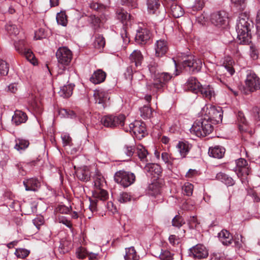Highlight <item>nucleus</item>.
<instances>
[{"label":"nucleus","instance_id":"4468645a","mask_svg":"<svg viewBox=\"0 0 260 260\" xmlns=\"http://www.w3.org/2000/svg\"><path fill=\"white\" fill-rule=\"evenodd\" d=\"M129 127L138 138L141 139L144 137L146 132V127L144 123L136 121L134 123L129 124Z\"/></svg>","mask_w":260,"mask_h":260},{"label":"nucleus","instance_id":"5701e85b","mask_svg":"<svg viewBox=\"0 0 260 260\" xmlns=\"http://www.w3.org/2000/svg\"><path fill=\"white\" fill-rule=\"evenodd\" d=\"M129 60L131 62L135 63L136 67H141L143 60V56L141 52L138 50H135L129 55Z\"/></svg>","mask_w":260,"mask_h":260},{"label":"nucleus","instance_id":"338daca9","mask_svg":"<svg viewBox=\"0 0 260 260\" xmlns=\"http://www.w3.org/2000/svg\"><path fill=\"white\" fill-rule=\"evenodd\" d=\"M257 32L260 35V9L258 10L256 18Z\"/></svg>","mask_w":260,"mask_h":260},{"label":"nucleus","instance_id":"864d4df0","mask_svg":"<svg viewBox=\"0 0 260 260\" xmlns=\"http://www.w3.org/2000/svg\"><path fill=\"white\" fill-rule=\"evenodd\" d=\"M131 200L130 195L126 192L120 193L118 197V201L121 203H124Z\"/></svg>","mask_w":260,"mask_h":260},{"label":"nucleus","instance_id":"09e8293b","mask_svg":"<svg viewBox=\"0 0 260 260\" xmlns=\"http://www.w3.org/2000/svg\"><path fill=\"white\" fill-rule=\"evenodd\" d=\"M161 159L166 163L169 165H172L175 158L173 157L171 154L168 152H163L161 154Z\"/></svg>","mask_w":260,"mask_h":260},{"label":"nucleus","instance_id":"a18cd8bd","mask_svg":"<svg viewBox=\"0 0 260 260\" xmlns=\"http://www.w3.org/2000/svg\"><path fill=\"white\" fill-rule=\"evenodd\" d=\"M117 19L122 23L129 18V15L124 10H120L117 12Z\"/></svg>","mask_w":260,"mask_h":260},{"label":"nucleus","instance_id":"aec40b11","mask_svg":"<svg viewBox=\"0 0 260 260\" xmlns=\"http://www.w3.org/2000/svg\"><path fill=\"white\" fill-rule=\"evenodd\" d=\"M106 73L101 69L95 71L90 78V81L94 84L103 82L106 79Z\"/></svg>","mask_w":260,"mask_h":260},{"label":"nucleus","instance_id":"c85d7f7f","mask_svg":"<svg viewBox=\"0 0 260 260\" xmlns=\"http://www.w3.org/2000/svg\"><path fill=\"white\" fill-rule=\"evenodd\" d=\"M170 11L171 14L175 18H179L184 14V11L182 7L176 3H173L170 5Z\"/></svg>","mask_w":260,"mask_h":260},{"label":"nucleus","instance_id":"c756f323","mask_svg":"<svg viewBox=\"0 0 260 260\" xmlns=\"http://www.w3.org/2000/svg\"><path fill=\"white\" fill-rule=\"evenodd\" d=\"M218 237L220 241L223 245H229L231 244L233 240L232 236L226 230H222L218 234Z\"/></svg>","mask_w":260,"mask_h":260},{"label":"nucleus","instance_id":"a878e982","mask_svg":"<svg viewBox=\"0 0 260 260\" xmlns=\"http://www.w3.org/2000/svg\"><path fill=\"white\" fill-rule=\"evenodd\" d=\"M77 178L80 180L87 181L90 177V172L87 167L78 169L76 171Z\"/></svg>","mask_w":260,"mask_h":260},{"label":"nucleus","instance_id":"49530a36","mask_svg":"<svg viewBox=\"0 0 260 260\" xmlns=\"http://www.w3.org/2000/svg\"><path fill=\"white\" fill-rule=\"evenodd\" d=\"M193 185L189 182L185 183L182 187V190L183 193L187 196H189L192 194L193 192Z\"/></svg>","mask_w":260,"mask_h":260},{"label":"nucleus","instance_id":"a211bd4d","mask_svg":"<svg viewBox=\"0 0 260 260\" xmlns=\"http://www.w3.org/2000/svg\"><path fill=\"white\" fill-rule=\"evenodd\" d=\"M135 148L132 146L124 145L120 150L119 155L123 161L128 160L133 155Z\"/></svg>","mask_w":260,"mask_h":260},{"label":"nucleus","instance_id":"2eb2a0df","mask_svg":"<svg viewBox=\"0 0 260 260\" xmlns=\"http://www.w3.org/2000/svg\"><path fill=\"white\" fill-rule=\"evenodd\" d=\"M93 96L95 103L101 105V108H105L106 103L109 100L107 92L102 90H96L94 91Z\"/></svg>","mask_w":260,"mask_h":260},{"label":"nucleus","instance_id":"0e129e2a","mask_svg":"<svg viewBox=\"0 0 260 260\" xmlns=\"http://www.w3.org/2000/svg\"><path fill=\"white\" fill-rule=\"evenodd\" d=\"M133 70L132 66H129L126 68V71L124 73L125 77L126 79H130L131 80L132 79L133 76Z\"/></svg>","mask_w":260,"mask_h":260},{"label":"nucleus","instance_id":"4d7b16f0","mask_svg":"<svg viewBox=\"0 0 260 260\" xmlns=\"http://www.w3.org/2000/svg\"><path fill=\"white\" fill-rule=\"evenodd\" d=\"M171 252L169 251L165 250L161 253L159 255L161 260H172L173 257Z\"/></svg>","mask_w":260,"mask_h":260},{"label":"nucleus","instance_id":"6e6552de","mask_svg":"<svg viewBox=\"0 0 260 260\" xmlns=\"http://www.w3.org/2000/svg\"><path fill=\"white\" fill-rule=\"evenodd\" d=\"M245 83L246 94H247V91L254 92L260 88L259 79L254 73L250 72L247 75Z\"/></svg>","mask_w":260,"mask_h":260},{"label":"nucleus","instance_id":"9d476101","mask_svg":"<svg viewBox=\"0 0 260 260\" xmlns=\"http://www.w3.org/2000/svg\"><path fill=\"white\" fill-rule=\"evenodd\" d=\"M235 171L240 176H246L251 173V170L246 160L240 158L236 160Z\"/></svg>","mask_w":260,"mask_h":260},{"label":"nucleus","instance_id":"69168bd1","mask_svg":"<svg viewBox=\"0 0 260 260\" xmlns=\"http://www.w3.org/2000/svg\"><path fill=\"white\" fill-rule=\"evenodd\" d=\"M62 140L64 146L70 145L71 144L72 139L69 135L65 134L62 136Z\"/></svg>","mask_w":260,"mask_h":260},{"label":"nucleus","instance_id":"ddd939ff","mask_svg":"<svg viewBox=\"0 0 260 260\" xmlns=\"http://www.w3.org/2000/svg\"><path fill=\"white\" fill-rule=\"evenodd\" d=\"M151 34L147 28H140L138 29L136 37V41L140 44H146L151 38Z\"/></svg>","mask_w":260,"mask_h":260},{"label":"nucleus","instance_id":"f257e3e1","mask_svg":"<svg viewBox=\"0 0 260 260\" xmlns=\"http://www.w3.org/2000/svg\"><path fill=\"white\" fill-rule=\"evenodd\" d=\"M148 68L150 73L152 75H153V82L151 84L148 85V86L149 87L150 89L154 88L156 91L161 90L165 87L166 83L171 79L172 76L166 72L156 74L157 64L153 60L150 61Z\"/></svg>","mask_w":260,"mask_h":260},{"label":"nucleus","instance_id":"39448f33","mask_svg":"<svg viewBox=\"0 0 260 260\" xmlns=\"http://www.w3.org/2000/svg\"><path fill=\"white\" fill-rule=\"evenodd\" d=\"M203 111L206 115L207 120L209 121H214L217 123L222 121L223 117V112L221 108L216 107L215 106L209 105L204 107Z\"/></svg>","mask_w":260,"mask_h":260},{"label":"nucleus","instance_id":"c9c22d12","mask_svg":"<svg viewBox=\"0 0 260 260\" xmlns=\"http://www.w3.org/2000/svg\"><path fill=\"white\" fill-rule=\"evenodd\" d=\"M216 178L228 186H232L234 184L233 179L224 173L221 172L218 173Z\"/></svg>","mask_w":260,"mask_h":260},{"label":"nucleus","instance_id":"423d86ee","mask_svg":"<svg viewBox=\"0 0 260 260\" xmlns=\"http://www.w3.org/2000/svg\"><path fill=\"white\" fill-rule=\"evenodd\" d=\"M136 177L134 173L120 170L114 175V180L124 187H128L135 181Z\"/></svg>","mask_w":260,"mask_h":260},{"label":"nucleus","instance_id":"1a4fd4ad","mask_svg":"<svg viewBox=\"0 0 260 260\" xmlns=\"http://www.w3.org/2000/svg\"><path fill=\"white\" fill-rule=\"evenodd\" d=\"M182 64L184 68H188L189 71L194 73H197L201 70L202 66V61L200 59L189 55L185 57V59L182 61Z\"/></svg>","mask_w":260,"mask_h":260},{"label":"nucleus","instance_id":"603ef678","mask_svg":"<svg viewBox=\"0 0 260 260\" xmlns=\"http://www.w3.org/2000/svg\"><path fill=\"white\" fill-rule=\"evenodd\" d=\"M144 76L140 72H136L131 80H133V84L136 85L139 83V81L144 79Z\"/></svg>","mask_w":260,"mask_h":260},{"label":"nucleus","instance_id":"4be33fe9","mask_svg":"<svg viewBox=\"0 0 260 260\" xmlns=\"http://www.w3.org/2000/svg\"><path fill=\"white\" fill-rule=\"evenodd\" d=\"M202 85L194 77H190L186 83V86L188 90L195 93H198Z\"/></svg>","mask_w":260,"mask_h":260},{"label":"nucleus","instance_id":"58836bf2","mask_svg":"<svg viewBox=\"0 0 260 260\" xmlns=\"http://www.w3.org/2000/svg\"><path fill=\"white\" fill-rule=\"evenodd\" d=\"M94 186L96 189L103 187L105 183V179L101 175L96 174L94 177Z\"/></svg>","mask_w":260,"mask_h":260},{"label":"nucleus","instance_id":"680f3d73","mask_svg":"<svg viewBox=\"0 0 260 260\" xmlns=\"http://www.w3.org/2000/svg\"><path fill=\"white\" fill-rule=\"evenodd\" d=\"M125 4L131 9L137 8L138 6L137 0H126Z\"/></svg>","mask_w":260,"mask_h":260},{"label":"nucleus","instance_id":"f8f14e48","mask_svg":"<svg viewBox=\"0 0 260 260\" xmlns=\"http://www.w3.org/2000/svg\"><path fill=\"white\" fill-rule=\"evenodd\" d=\"M190 254L195 258L202 259L208 255L207 249L202 244H197L190 249Z\"/></svg>","mask_w":260,"mask_h":260},{"label":"nucleus","instance_id":"7ed1b4c3","mask_svg":"<svg viewBox=\"0 0 260 260\" xmlns=\"http://www.w3.org/2000/svg\"><path fill=\"white\" fill-rule=\"evenodd\" d=\"M213 130V126L206 118H201L195 121L190 129L191 133L199 137H205L210 134Z\"/></svg>","mask_w":260,"mask_h":260},{"label":"nucleus","instance_id":"37998d69","mask_svg":"<svg viewBox=\"0 0 260 260\" xmlns=\"http://www.w3.org/2000/svg\"><path fill=\"white\" fill-rule=\"evenodd\" d=\"M23 54L25 55L26 58L30 61L34 65L36 64V59L35 55L31 50L29 49H24L23 51Z\"/></svg>","mask_w":260,"mask_h":260},{"label":"nucleus","instance_id":"20e7f679","mask_svg":"<svg viewBox=\"0 0 260 260\" xmlns=\"http://www.w3.org/2000/svg\"><path fill=\"white\" fill-rule=\"evenodd\" d=\"M250 26L247 15L244 13L240 14L236 26L238 37L240 40H243V41L248 40L250 31Z\"/></svg>","mask_w":260,"mask_h":260},{"label":"nucleus","instance_id":"de8ad7c7","mask_svg":"<svg viewBox=\"0 0 260 260\" xmlns=\"http://www.w3.org/2000/svg\"><path fill=\"white\" fill-rule=\"evenodd\" d=\"M29 251L26 249L18 248L16 250L15 254L19 258H24L29 255Z\"/></svg>","mask_w":260,"mask_h":260},{"label":"nucleus","instance_id":"393cba45","mask_svg":"<svg viewBox=\"0 0 260 260\" xmlns=\"http://www.w3.org/2000/svg\"><path fill=\"white\" fill-rule=\"evenodd\" d=\"M176 148L182 158L186 157V155L188 154L190 149L188 143L183 141H179L177 144Z\"/></svg>","mask_w":260,"mask_h":260},{"label":"nucleus","instance_id":"5fc2aeb1","mask_svg":"<svg viewBox=\"0 0 260 260\" xmlns=\"http://www.w3.org/2000/svg\"><path fill=\"white\" fill-rule=\"evenodd\" d=\"M172 225L177 228L181 226L184 222L183 221L182 217L180 216L176 215L172 219Z\"/></svg>","mask_w":260,"mask_h":260},{"label":"nucleus","instance_id":"c03bdc74","mask_svg":"<svg viewBox=\"0 0 260 260\" xmlns=\"http://www.w3.org/2000/svg\"><path fill=\"white\" fill-rule=\"evenodd\" d=\"M247 0H231V3L238 10L242 11L246 6Z\"/></svg>","mask_w":260,"mask_h":260},{"label":"nucleus","instance_id":"f3484780","mask_svg":"<svg viewBox=\"0 0 260 260\" xmlns=\"http://www.w3.org/2000/svg\"><path fill=\"white\" fill-rule=\"evenodd\" d=\"M168 50L167 42L165 40H159L155 44V56L161 57L165 55Z\"/></svg>","mask_w":260,"mask_h":260},{"label":"nucleus","instance_id":"6ab92c4d","mask_svg":"<svg viewBox=\"0 0 260 260\" xmlns=\"http://www.w3.org/2000/svg\"><path fill=\"white\" fill-rule=\"evenodd\" d=\"M23 184L25 187V190L27 191H36L41 186L38 180L34 178L24 180Z\"/></svg>","mask_w":260,"mask_h":260},{"label":"nucleus","instance_id":"bf43d9fd","mask_svg":"<svg viewBox=\"0 0 260 260\" xmlns=\"http://www.w3.org/2000/svg\"><path fill=\"white\" fill-rule=\"evenodd\" d=\"M33 223L39 230L40 229V226L43 225L44 223V218L41 216H38L33 220Z\"/></svg>","mask_w":260,"mask_h":260},{"label":"nucleus","instance_id":"72a5a7b5","mask_svg":"<svg viewBox=\"0 0 260 260\" xmlns=\"http://www.w3.org/2000/svg\"><path fill=\"white\" fill-rule=\"evenodd\" d=\"M73 87L74 86L71 84L64 85L60 88L58 93L59 95L63 98H69L72 94Z\"/></svg>","mask_w":260,"mask_h":260},{"label":"nucleus","instance_id":"ea45409f","mask_svg":"<svg viewBox=\"0 0 260 260\" xmlns=\"http://www.w3.org/2000/svg\"><path fill=\"white\" fill-rule=\"evenodd\" d=\"M105 45V40L104 38L101 36L98 35L96 36L94 42V47L101 49V48H103Z\"/></svg>","mask_w":260,"mask_h":260},{"label":"nucleus","instance_id":"0eeeda50","mask_svg":"<svg viewBox=\"0 0 260 260\" xmlns=\"http://www.w3.org/2000/svg\"><path fill=\"white\" fill-rule=\"evenodd\" d=\"M125 117L122 114L118 116L108 115L101 119V123L107 127H122L124 124Z\"/></svg>","mask_w":260,"mask_h":260},{"label":"nucleus","instance_id":"79ce46f5","mask_svg":"<svg viewBox=\"0 0 260 260\" xmlns=\"http://www.w3.org/2000/svg\"><path fill=\"white\" fill-rule=\"evenodd\" d=\"M141 116L144 118H150L152 115V111L150 107L144 106L140 109Z\"/></svg>","mask_w":260,"mask_h":260},{"label":"nucleus","instance_id":"9b49d317","mask_svg":"<svg viewBox=\"0 0 260 260\" xmlns=\"http://www.w3.org/2000/svg\"><path fill=\"white\" fill-rule=\"evenodd\" d=\"M211 22L217 26H222L228 22V14L225 11H219L211 15Z\"/></svg>","mask_w":260,"mask_h":260},{"label":"nucleus","instance_id":"3c124183","mask_svg":"<svg viewBox=\"0 0 260 260\" xmlns=\"http://www.w3.org/2000/svg\"><path fill=\"white\" fill-rule=\"evenodd\" d=\"M6 28L10 35H17L19 34V29L15 25L8 24L6 26Z\"/></svg>","mask_w":260,"mask_h":260},{"label":"nucleus","instance_id":"a19ab883","mask_svg":"<svg viewBox=\"0 0 260 260\" xmlns=\"http://www.w3.org/2000/svg\"><path fill=\"white\" fill-rule=\"evenodd\" d=\"M205 3L204 0H196L194 4L191 8V10L190 12L192 14H194V12L201 10L204 7Z\"/></svg>","mask_w":260,"mask_h":260},{"label":"nucleus","instance_id":"e2e57ef3","mask_svg":"<svg viewBox=\"0 0 260 260\" xmlns=\"http://www.w3.org/2000/svg\"><path fill=\"white\" fill-rule=\"evenodd\" d=\"M250 56L254 60L258 58V51L255 47L252 46L250 47Z\"/></svg>","mask_w":260,"mask_h":260},{"label":"nucleus","instance_id":"dca6fc26","mask_svg":"<svg viewBox=\"0 0 260 260\" xmlns=\"http://www.w3.org/2000/svg\"><path fill=\"white\" fill-rule=\"evenodd\" d=\"M233 63L234 61L231 57H225L224 58L223 64L220 66L218 69V73L221 75L222 73H224L226 71L230 76L233 75L235 73V70L233 67Z\"/></svg>","mask_w":260,"mask_h":260},{"label":"nucleus","instance_id":"bb28decb","mask_svg":"<svg viewBox=\"0 0 260 260\" xmlns=\"http://www.w3.org/2000/svg\"><path fill=\"white\" fill-rule=\"evenodd\" d=\"M143 169L145 172L151 175H159L161 172L160 166L156 164H147Z\"/></svg>","mask_w":260,"mask_h":260},{"label":"nucleus","instance_id":"b1692460","mask_svg":"<svg viewBox=\"0 0 260 260\" xmlns=\"http://www.w3.org/2000/svg\"><path fill=\"white\" fill-rule=\"evenodd\" d=\"M199 92L203 97L210 100L214 98L215 95L213 88L210 85L201 86Z\"/></svg>","mask_w":260,"mask_h":260},{"label":"nucleus","instance_id":"e433bc0d","mask_svg":"<svg viewBox=\"0 0 260 260\" xmlns=\"http://www.w3.org/2000/svg\"><path fill=\"white\" fill-rule=\"evenodd\" d=\"M93 196L95 198L99 199L101 200H106L108 198V192L103 189H98L93 193Z\"/></svg>","mask_w":260,"mask_h":260},{"label":"nucleus","instance_id":"6e6d98bb","mask_svg":"<svg viewBox=\"0 0 260 260\" xmlns=\"http://www.w3.org/2000/svg\"><path fill=\"white\" fill-rule=\"evenodd\" d=\"M76 253L77 257L80 259L85 258L88 254L86 249L82 247H80L77 249Z\"/></svg>","mask_w":260,"mask_h":260},{"label":"nucleus","instance_id":"2f4dec72","mask_svg":"<svg viewBox=\"0 0 260 260\" xmlns=\"http://www.w3.org/2000/svg\"><path fill=\"white\" fill-rule=\"evenodd\" d=\"M147 6L150 14H154L160 6L159 0H147Z\"/></svg>","mask_w":260,"mask_h":260},{"label":"nucleus","instance_id":"f704fd0d","mask_svg":"<svg viewBox=\"0 0 260 260\" xmlns=\"http://www.w3.org/2000/svg\"><path fill=\"white\" fill-rule=\"evenodd\" d=\"M29 145L28 140L17 138L15 139V145L14 148L17 151L23 150L25 149Z\"/></svg>","mask_w":260,"mask_h":260},{"label":"nucleus","instance_id":"473e14b6","mask_svg":"<svg viewBox=\"0 0 260 260\" xmlns=\"http://www.w3.org/2000/svg\"><path fill=\"white\" fill-rule=\"evenodd\" d=\"M139 256L137 254L136 251L134 247L125 248V260H139Z\"/></svg>","mask_w":260,"mask_h":260},{"label":"nucleus","instance_id":"774afa93","mask_svg":"<svg viewBox=\"0 0 260 260\" xmlns=\"http://www.w3.org/2000/svg\"><path fill=\"white\" fill-rule=\"evenodd\" d=\"M253 111L255 113V119L257 121H260V108H255L253 109Z\"/></svg>","mask_w":260,"mask_h":260},{"label":"nucleus","instance_id":"cd10ccee","mask_svg":"<svg viewBox=\"0 0 260 260\" xmlns=\"http://www.w3.org/2000/svg\"><path fill=\"white\" fill-rule=\"evenodd\" d=\"M208 153L210 156L216 158H221L224 155L225 149L222 147L217 146L214 147H210Z\"/></svg>","mask_w":260,"mask_h":260},{"label":"nucleus","instance_id":"412c9836","mask_svg":"<svg viewBox=\"0 0 260 260\" xmlns=\"http://www.w3.org/2000/svg\"><path fill=\"white\" fill-rule=\"evenodd\" d=\"M28 117L25 112L17 110L15 111L12 121L15 125H18L21 123H25Z\"/></svg>","mask_w":260,"mask_h":260},{"label":"nucleus","instance_id":"7c9ffc66","mask_svg":"<svg viewBox=\"0 0 260 260\" xmlns=\"http://www.w3.org/2000/svg\"><path fill=\"white\" fill-rule=\"evenodd\" d=\"M136 150L137 155L142 162H146L148 161L147 159L148 151L143 145H138Z\"/></svg>","mask_w":260,"mask_h":260},{"label":"nucleus","instance_id":"f03ea898","mask_svg":"<svg viewBox=\"0 0 260 260\" xmlns=\"http://www.w3.org/2000/svg\"><path fill=\"white\" fill-rule=\"evenodd\" d=\"M56 56L59 64L63 66V68H59L58 73V78L61 79L62 77V75L64 74L66 76L64 82H69V72L65 67L68 66L73 58V54L72 51L66 47H59L56 52Z\"/></svg>","mask_w":260,"mask_h":260},{"label":"nucleus","instance_id":"8fccbe9b","mask_svg":"<svg viewBox=\"0 0 260 260\" xmlns=\"http://www.w3.org/2000/svg\"><path fill=\"white\" fill-rule=\"evenodd\" d=\"M9 71V67L7 62L0 59V75H6Z\"/></svg>","mask_w":260,"mask_h":260},{"label":"nucleus","instance_id":"052dcab7","mask_svg":"<svg viewBox=\"0 0 260 260\" xmlns=\"http://www.w3.org/2000/svg\"><path fill=\"white\" fill-rule=\"evenodd\" d=\"M169 240L170 243L173 246L178 245L180 242V239L174 235H172L170 236L169 238Z\"/></svg>","mask_w":260,"mask_h":260},{"label":"nucleus","instance_id":"13d9d810","mask_svg":"<svg viewBox=\"0 0 260 260\" xmlns=\"http://www.w3.org/2000/svg\"><path fill=\"white\" fill-rule=\"evenodd\" d=\"M89 21L94 26V28H98L99 26L100 19L98 17H95V15L90 16Z\"/></svg>","mask_w":260,"mask_h":260},{"label":"nucleus","instance_id":"4c0bfd02","mask_svg":"<svg viewBox=\"0 0 260 260\" xmlns=\"http://www.w3.org/2000/svg\"><path fill=\"white\" fill-rule=\"evenodd\" d=\"M56 21L58 24L66 26L68 23L67 16L64 12L58 13L56 15Z\"/></svg>","mask_w":260,"mask_h":260}]
</instances>
